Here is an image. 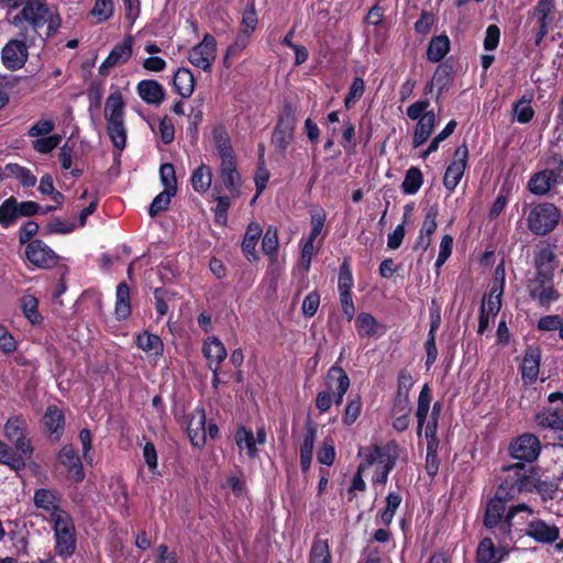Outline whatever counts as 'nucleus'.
I'll return each instance as SVG.
<instances>
[{"label":"nucleus","instance_id":"47","mask_svg":"<svg viewBox=\"0 0 563 563\" xmlns=\"http://www.w3.org/2000/svg\"><path fill=\"white\" fill-rule=\"evenodd\" d=\"M532 97L527 98V96H522L519 100H517L512 110L516 115L517 122L520 124L529 123L534 117V109L531 106Z\"/></svg>","mask_w":563,"mask_h":563},{"label":"nucleus","instance_id":"48","mask_svg":"<svg viewBox=\"0 0 563 563\" xmlns=\"http://www.w3.org/2000/svg\"><path fill=\"white\" fill-rule=\"evenodd\" d=\"M279 247L278 229L276 225H268L262 240V251L271 258H276Z\"/></svg>","mask_w":563,"mask_h":563},{"label":"nucleus","instance_id":"53","mask_svg":"<svg viewBox=\"0 0 563 563\" xmlns=\"http://www.w3.org/2000/svg\"><path fill=\"white\" fill-rule=\"evenodd\" d=\"M26 432V422L22 416L10 417L4 424V435L12 442Z\"/></svg>","mask_w":563,"mask_h":563},{"label":"nucleus","instance_id":"7","mask_svg":"<svg viewBox=\"0 0 563 563\" xmlns=\"http://www.w3.org/2000/svg\"><path fill=\"white\" fill-rule=\"evenodd\" d=\"M541 452V443L538 437L523 433L509 444V454L512 459L527 464L536 461Z\"/></svg>","mask_w":563,"mask_h":563},{"label":"nucleus","instance_id":"60","mask_svg":"<svg viewBox=\"0 0 563 563\" xmlns=\"http://www.w3.org/2000/svg\"><path fill=\"white\" fill-rule=\"evenodd\" d=\"M343 128L341 145L344 151L351 155L355 152L357 145L355 137V125L351 120H346L344 121Z\"/></svg>","mask_w":563,"mask_h":563},{"label":"nucleus","instance_id":"39","mask_svg":"<svg viewBox=\"0 0 563 563\" xmlns=\"http://www.w3.org/2000/svg\"><path fill=\"white\" fill-rule=\"evenodd\" d=\"M19 218L18 200L11 196L0 205V225L4 229L11 228Z\"/></svg>","mask_w":563,"mask_h":563},{"label":"nucleus","instance_id":"17","mask_svg":"<svg viewBox=\"0 0 563 563\" xmlns=\"http://www.w3.org/2000/svg\"><path fill=\"white\" fill-rule=\"evenodd\" d=\"M526 536L538 543L552 544L560 537V529L555 525H549L542 519H536L528 523Z\"/></svg>","mask_w":563,"mask_h":563},{"label":"nucleus","instance_id":"52","mask_svg":"<svg viewBox=\"0 0 563 563\" xmlns=\"http://www.w3.org/2000/svg\"><path fill=\"white\" fill-rule=\"evenodd\" d=\"M306 432L299 448L300 454L313 455L314 441L317 439L318 428L310 417L306 421Z\"/></svg>","mask_w":563,"mask_h":563},{"label":"nucleus","instance_id":"8","mask_svg":"<svg viewBox=\"0 0 563 563\" xmlns=\"http://www.w3.org/2000/svg\"><path fill=\"white\" fill-rule=\"evenodd\" d=\"M37 44H31L29 40L16 34V38L10 40L2 48V62L3 65L11 70L22 68L29 57V48L36 46Z\"/></svg>","mask_w":563,"mask_h":563},{"label":"nucleus","instance_id":"3","mask_svg":"<svg viewBox=\"0 0 563 563\" xmlns=\"http://www.w3.org/2000/svg\"><path fill=\"white\" fill-rule=\"evenodd\" d=\"M528 230L536 236H545L559 225L562 211L552 202L542 201L523 208Z\"/></svg>","mask_w":563,"mask_h":563},{"label":"nucleus","instance_id":"62","mask_svg":"<svg viewBox=\"0 0 563 563\" xmlns=\"http://www.w3.org/2000/svg\"><path fill=\"white\" fill-rule=\"evenodd\" d=\"M321 296L317 289L310 291L302 300L301 311L305 318H312L320 306Z\"/></svg>","mask_w":563,"mask_h":563},{"label":"nucleus","instance_id":"26","mask_svg":"<svg viewBox=\"0 0 563 563\" xmlns=\"http://www.w3.org/2000/svg\"><path fill=\"white\" fill-rule=\"evenodd\" d=\"M134 343L139 349L154 356H161L164 352L161 336L146 330L135 335Z\"/></svg>","mask_w":563,"mask_h":563},{"label":"nucleus","instance_id":"5","mask_svg":"<svg viewBox=\"0 0 563 563\" xmlns=\"http://www.w3.org/2000/svg\"><path fill=\"white\" fill-rule=\"evenodd\" d=\"M296 112V107L291 102L285 101L279 112L277 123L273 130L272 143L275 146V150L283 154L294 141L297 124Z\"/></svg>","mask_w":563,"mask_h":563},{"label":"nucleus","instance_id":"41","mask_svg":"<svg viewBox=\"0 0 563 563\" xmlns=\"http://www.w3.org/2000/svg\"><path fill=\"white\" fill-rule=\"evenodd\" d=\"M355 327L360 336L372 338L376 335L382 325L373 314L360 312L355 320Z\"/></svg>","mask_w":563,"mask_h":563},{"label":"nucleus","instance_id":"56","mask_svg":"<svg viewBox=\"0 0 563 563\" xmlns=\"http://www.w3.org/2000/svg\"><path fill=\"white\" fill-rule=\"evenodd\" d=\"M113 0H95L90 14L97 19L98 23H103L113 15Z\"/></svg>","mask_w":563,"mask_h":563},{"label":"nucleus","instance_id":"18","mask_svg":"<svg viewBox=\"0 0 563 563\" xmlns=\"http://www.w3.org/2000/svg\"><path fill=\"white\" fill-rule=\"evenodd\" d=\"M43 424L46 433L53 440H60L66 426L64 411L56 405H48L43 416Z\"/></svg>","mask_w":563,"mask_h":563},{"label":"nucleus","instance_id":"22","mask_svg":"<svg viewBox=\"0 0 563 563\" xmlns=\"http://www.w3.org/2000/svg\"><path fill=\"white\" fill-rule=\"evenodd\" d=\"M262 234L263 230L260 223L251 222L247 225L241 243V250L243 255L250 263H256L258 261L256 245Z\"/></svg>","mask_w":563,"mask_h":563},{"label":"nucleus","instance_id":"11","mask_svg":"<svg viewBox=\"0 0 563 563\" xmlns=\"http://www.w3.org/2000/svg\"><path fill=\"white\" fill-rule=\"evenodd\" d=\"M467 161L468 147L466 143H463L456 147L453 154V161L446 167L444 173L443 185L450 192H452L461 181L467 166Z\"/></svg>","mask_w":563,"mask_h":563},{"label":"nucleus","instance_id":"24","mask_svg":"<svg viewBox=\"0 0 563 563\" xmlns=\"http://www.w3.org/2000/svg\"><path fill=\"white\" fill-rule=\"evenodd\" d=\"M437 124V115L433 110L423 114L416 124L412 137V146L415 148L423 145L434 131Z\"/></svg>","mask_w":563,"mask_h":563},{"label":"nucleus","instance_id":"64","mask_svg":"<svg viewBox=\"0 0 563 563\" xmlns=\"http://www.w3.org/2000/svg\"><path fill=\"white\" fill-rule=\"evenodd\" d=\"M220 178L224 187L229 190L231 196L238 197L240 195L241 176L238 170L222 172Z\"/></svg>","mask_w":563,"mask_h":563},{"label":"nucleus","instance_id":"34","mask_svg":"<svg viewBox=\"0 0 563 563\" xmlns=\"http://www.w3.org/2000/svg\"><path fill=\"white\" fill-rule=\"evenodd\" d=\"M363 401L361 394H350L342 415V424L352 427L362 415Z\"/></svg>","mask_w":563,"mask_h":563},{"label":"nucleus","instance_id":"15","mask_svg":"<svg viewBox=\"0 0 563 563\" xmlns=\"http://www.w3.org/2000/svg\"><path fill=\"white\" fill-rule=\"evenodd\" d=\"M415 385V379L410 372L402 368L397 377V391L394 397L393 408L395 411L411 412V402L409 393Z\"/></svg>","mask_w":563,"mask_h":563},{"label":"nucleus","instance_id":"44","mask_svg":"<svg viewBox=\"0 0 563 563\" xmlns=\"http://www.w3.org/2000/svg\"><path fill=\"white\" fill-rule=\"evenodd\" d=\"M20 301L24 317L31 324L40 325L43 322V317L38 311L37 298L33 295H24Z\"/></svg>","mask_w":563,"mask_h":563},{"label":"nucleus","instance_id":"10","mask_svg":"<svg viewBox=\"0 0 563 563\" xmlns=\"http://www.w3.org/2000/svg\"><path fill=\"white\" fill-rule=\"evenodd\" d=\"M351 385V380L346 372L335 362L327 372L325 386L332 395V404L336 407L343 404L345 394Z\"/></svg>","mask_w":563,"mask_h":563},{"label":"nucleus","instance_id":"54","mask_svg":"<svg viewBox=\"0 0 563 563\" xmlns=\"http://www.w3.org/2000/svg\"><path fill=\"white\" fill-rule=\"evenodd\" d=\"M317 460L320 464L331 466L335 461L334 441L331 437H325L318 449Z\"/></svg>","mask_w":563,"mask_h":563},{"label":"nucleus","instance_id":"61","mask_svg":"<svg viewBox=\"0 0 563 563\" xmlns=\"http://www.w3.org/2000/svg\"><path fill=\"white\" fill-rule=\"evenodd\" d=\"M60 141L62 136L59 134H52L36 139L32 142V146L37 153L49 154L59 145Z\"/></svg>","mask_w":563,"mask_h":563},{"label":"nucleus","instance_id":"21","mask_svg":"<svg viewBox=\"0 0 563 563\" xmlns=\"http://www.w3.org/2000/svg\"><path fill=\"white\" fill-rule=\"evenodd\" d=\"M206 412L203 408L196 409L187 426V433L192 446L202 448L206 444Z\"/></svg>","mask_w":563,"mask_h":563},{"label":"nucleus","instance_id":"9","mask_svg":"<svg viewBox=\"0 0 563 563\" xmlns=\"http://www.w3.org/2000/svg\"><path fill=\"white\" fill-rule=\"evenodd\" d=\"M25 257L31 264L43 269L55 267L59 261V255L40 239L26 245Z\"/></svg>","mask_w":563,"mask_h":563},{"label":"nucleus","instance_id":"30","mask_svg":"<svg viewBox=\"0 0 563 563\" xmlns=\"http://www.w3.org/2000/svg\"><path fill=\"white\" fill-rule=\"evenodd\" d=\"M173 86L183 98H189L195 89L194 74L188 68H178L173 77Z\"/></svg>","mask_w":563,"mask_h":563},{"label":"nucleus","instance_id":"49","mask_svg":"<svg viewBox=\"0 0 563 563\" xmlns=\"http://www.w3.org/2000/svg\"><path fill=\"white\" fill-rule=\"evenodd\" d=\"M235 442L236 445L242 449L243 444L247 450V455L251 459H254L258 454V450L256 448L255 437L252 430H247L245 427L241 426L238 428L235 432Z\"/></svg>","mask_w":563,"mask_h":563},{"label":"nucleus","instance_id":"63","mask_svg":"<svg viewBox=\"0 0 563 563\" xmlns=\"http://www.w3.org/2000/svg\"><path fill=\"white\" fill-rule=\"evenodd\" d=\"M529 296L537 299L541 307H549L552 302L556 301L560 297L559 291L554 286H548L544 290H529Z\"/></svg>","mask_w":563,"mask_h":563},{"label":"nucleus","instance_id":"59","mask_svg":"<svg viewBox=\"0 0 563 563\" xmlns=\"http://www.w3.org/2000/svg\"><path fill=\"white\" fill-rule=\"evenodd\" d=\"M515 517L516 514H511L510 508L506 509L500 523L496 528V538L499 540V542L506 541L507 539L512 540V528Z\"/></svg>","mask_w":563,"mask_h":563},{"label":"nucleus","instance_id":"57","mask_svg":"<svg viewBox=\"0 0 563 563\" xmlns=\"http://www.w3.org/2000/svg\"><path fill=\"white\" fill-rule=\"evenodd\" d=\"M159 178L164 190L177 194V178L175 167L172 163H164L159 167Z\"/></svg>","mask_w":563,"mask_h":563},{"label":"nucleus","instance_id":"1","mask_svg":"<svg viewBox=\"0 0 563 563\" xmlns=\"http://www.w3.org/2000/svg\"><path fill=\"white\" fill-rule=\"evenodd\" d=\"M10 23L19 29V36L31 44L44 45L45 38L53 36L62 25L59 14L42 0H27L20 11L8 12Z\"/></svg>","mask_w":563,"mask_h":563},{"label":"nucleus","instance_id":"31","mask_svg":"<svg viewBox=\"0 0 563 563\" xmlns=\"http://www.w3.org/2000/svg\"><path fill=\"white\" fill-rule=\"evenodd\" d=\"M202 353L211 365H218L225 360L228 353L224 344L216 336L208 338L202 346Z\"/></svg>","mask_w":563,"mask_h":563},{"label":"nucleus","instance_id":"13","mask_svg":"<svg viewBox=\"0 0 563 563\" xmlns=\"http://www.w3.org/2000/svg\"><path fill=\"white\" fill-rule=\"evenodd\" d=\"M508 501H511V499L496 489L495 495L487 500L485 506L483 526L486 529L494 530L497 528L504 517Z\"/></svg>","mask_w":563,"mask_h":563},{"label":"nucleus","instance_id":"35","mask_svg":"<svg viewBox=\"0 0 563 563\" xmlns=\"http://www.w3.org/2000/svg\"><path fill=\"white\" fill-rule=\"evenodd\" d=\"M537 421L541 427L561 431L563 430V408H544L537 415Z\"/></svg>","mask_w":563,"mask_h":563},{"label":"nucleus","instance_id":"12","mask_svg":"<svg viewBox=\"0 0 563 563\" xmlns=\"http://www.w3.org/2000/svg\"><path fill=\"white\" fill-rule=\"evenodd\" d=\"M57 461L67 471V476L74 483H81L85 477V468L81 459L73 444L68 443L60 448L57 453Z\"/></svg>","mask_w":563,"mask_h":563},{"label":"nucleus","instance_id":"58","mask_svg":"<svg viewBox=\"0 0 563 563\" xmlns=\"http://www.w3.org/2000/svg\"><path fill=\"white\" fill-rule=\"evenodd\" d=\"M438 216H439L438 205H432V206L428 207L427 209H424V217H423V221H422L419 232L423 233V235L432 236V234L435 232V230L438 228V222H437Z\"/></svg>","mask_w":563,"mask_h":563},{"label":"nucleus","instance_id":"27","mask_svg":"<svg viewBox=\"0 0 563 563\" xmlns=\"http://www.w3.org/2000/svg\"><path fill=\"white\" fill-rule=\"evenodd\" d=\"M455 60L453 57H449L444 62L440 63L433 74L432 82L438 87L439 95H441L445 88L453 81L455 74Z\"/></svg>","mask_w":563,"mask_h":563},{"label":"nucleus","instance_id":"14","mask_svg":"<svg viewBox=\"0 0 563 563\" xmlns=\"http://www.w3.org/2000/svg\"><path fill=\"white\" fill-rule=\"evenodd\" d=\"M33 503L37 509L49 514V520L57 515L66 514L67 510L60 507L62 495L56 489L37 488L33 495Z\"/></svg>","mask_w":563,"mask_h":563},{"label":"nucleus","instance_id":"43","mask_svg":"<svg viewBox=\"0 0 563 563\" xmlns=\"http://www.w3.org/2000/svg\"><path fill=\"white\" fill-rule=\"evenodd\" d=\"M212 140L219 155L234 152L227 128L219 123L212 129Z\"/></svg>","mask_w":563,"mask_h":563},{"label":"nucleus","instance_id":"20","mask_svg":"<svg viewBox=\"0 0 563 563\" xmlns=\"http://www.w3.org/2000/svg\"><path fill=\"white\" fill-rule=\"evenodd\" d=\"M139 97L147 104L159 106L166 97L165 88L155 79H143L136 86Z\"/></svg>","mask_w":563,"mask_h":563},{"label":"nucleus","instance_id":"50","mask_svg":"<svg viewBox=\"0 0 563 563\" xmlns=\"http://www.w3.org/2000/svg\"><path fill=\"white\" fill-rule=\"evenodd\" d=\"M510 196L511 186L507 183H504L500 186L498 195L489 209L488 218L490 220L497 219L504 212Z\"/></svg>","mask_w":563,"mask_h":563},{"label":"nucleus","instance_id":"38","mask_svg":"<svg viewBox=\"0 0 563 563\" xmlns=\"http://www.w3.org/2000/svg\"><path fill=\"white\" fill-rule=\"evenodd\" d=\"M190 183L195 191L200 194L207 192L212 183L211 167L202 163L192 172Z\"/></svg>","mask_w":563,"mask_h":563},{"label":"nucleus","instance_id":"33","mask_svg":"<svg viewBox=\"0 0 563 563\" xmlns=\"http://www.w3.org/2000/svg\"><path fill=\"white\" fill-rule=\"evenodd\" d=\"M124 100L120 91L109 95L104 106V118L107 122L124 120Z\"/></svg>","mask_w":563,"mask_h":563},{"label":"nucleus","instance_id":"51","mask_svg":"<svg viewBox=\"0 0 563 563\" xmlns=\"http://www.w3.org/2000/svg\"><path fill=\"white\" fill-rule=\"evenodd\" d=\"M23 456H18L7 443L0 440V463L10 466L14 471H21L25 467L26 463L23 462Z\"/></svg>","mask_w":563,"mask_h":563},{"label":"nucleus","instance_id":"28","mask_svg":"<svg viewBox=\"0 0 563 563\" xmlns=\"http://www.w3.org/2000/svg\"><path fill=\"white\" fill-rule=\"evenodd\" d=\"M504 554H499L498 549L495 547L492 538H483L476 550V563H500Z\"/></svg>","mask_w":563,"mask_h":563},{"label":"nucleus","instance_id":"36","mask_svg":"<svg viewBox=\"0 0 563 563\" xmlns=\"http://www.w3.org/2000/svg\"><path fill=\"white\" fill-rule=\"evenodd\" d=\"M13 177L25 187H34L36 184L35 175L26 167L19 164L9 163L4 167V178Z\"/></svg>","mask_w":563,"mask_h":563},{"label":"nucleus","instance_id":"55","mask_svg":"<svg viewBox=\"0 0 563 563\" xmlns=\"http://www.w3.org/2000/svg\"><path fill=\"white\" fill-rule=\"evenodd\" d=\"M176 194L163 190L161 191L151 202L148 207V214L151 218L157 217L161 212L166 211L169 208L170 200Z\"/></svg>","mask_w":563,"mask_h":563},{"label":"nucleus","instance_id":"45","mask_svg":"<svg viewBox=\"0 0 563 563\" xmlns=\"http://www.w3.org/2000/svg\"><path fill=\"white\" fill-rule=\"evenodd\" d=\"M324 561H332L329 540L320 538V534L317 533L310 549L309 562L319 563Z\"/></svg>","mask_w":563,"mask_h":563},{"label":"nucleus","instance_id":"4","mask_svg":"<svg viewBox=\"0 0 563 563\" xmlns=\"http://www.w3.org/2000/svg\"><path fill=\"white\" fill-rule=\"evenodd\" d=\"M54 533V552L63 560L71 558L77 548L76 527L71 515L59 514L49 520Z\"/></svg>","mask_w":563,"mask_h":563},{"label":"nucleus","instance_id":"29","mask_svg":"<svg viewBox=\"0 0 563 563\" xmlns=\"http://www.w3.org/2000/svg\"><path fill=\"white\" fill-rule=\"evenodd\" d=\"M450 38L445 34L433 36L427 48V59L431 63H440L450 52Z\"/></svg>","mask_w":563,"mask_h":563},{"label":"nucleus","instance_id":"40","mask_svg":"<svg viewBox=\"0 0 563 563\" xmlns=\"http://www.w3.org/2000/svg\"><path fill=\"white\" fill-rule=\"evenodd\" d=\"M133 52V37L128 35L121 43L114 45L110 51L108 57V64L113 63L114 65L126 63Z\"/></svg>","mask_w":563,"mask_h":563},{"label":"nucleus","instance_id":"46","mask_svg":"<svg viewBox=\"0 0 563 563\" xmlns=\"http://www.w3.org/2000/svg\"><path fill=\"white\" fill-rule=\"evenodd\" d=\"M423 184V175L418 167H410L405 175L401 184V190L405 195H415Z\"/></svg>","mask_w":563,"mask_h":563},{"label":"nucleus","instance_id":"25","mask_svg":"<svg viewBox=\"0 0 563 563\" xmlns=\"http://www.w3.org/2000/svg\"><path fill=\"white\" fill-rule=\"evenodd\" d=\"M131 313V289L125 282H122L117 286L114 316L117 320L124 321Z\"/></svg>","mask_w":563,"mask_h":563},{"label":"nucleus","instance_id":"19","mask_svg":"<svg viewBox=\"0 0 563 563\" xmlns=\"http://www.w3.org/2000/svg\"><path fill=\"white\" fill-rule=\"evenodd\" d=\"M534 275L540 277H554L556 255L550 245L541 246L533 257Z\"/></svg>","mask_w":563,"mask_h":563},{"label":"nucleus","instance_id":"16","mask_svg":"<svg viewBox=\"0 0 563 563\" xmlns=\"http://www.w3.org/2000/svg\"><path fill=\"white\" fill-rule=\"evenodd\" d=\"M541 363V349L536 345H529L525 350L522 363L520 366L521 378L526 385H532L537 382Z\"/></svg>","mask_w":563,"mask_h":563},{"label":"nucleus","instance_id":"6","mask_svg":"<svg viewBox=\"0 0 563 563\" xmlns=\"http://www.w3.org/2000/svg\"><path fill=\"white\" fill-rule=\"evenodd\" d=\"M217 57V41L213 35L206 33L202 41L188 52V60L197 68L210 73Z\"/></svg>","mask_w":563,"mask_h":563},{"label":"nucleus","instance_id":"2","mask_svg":"<svg viewBox=\"0 0 563 563\" xmlns=\"http://www.w3.org/2000/svg\"><path fill=\"white\" fill-rule=\"evenodd\" d=\"M504 476L497 489L511 500L518 499L521 494H538L542 500H551L555 497L558 485L552 481L541 478L539 467L517 462L501 467Z\"/></svg>","mask_w":563,"mask_h":563},{"label":"nucleus","instance_id":"32","mask_svg":"<svg viewBox=\"0 0 563 563\" xmlns=\"http://www.w3.org/2000/svg\"><path fill=\"white\" fill-rule=\"evenodd\" d=\"M432 400V393L428 384H424L420 390L418 397V406L416 411L417 417V434L421 435L423 426L428 418V412L430 410V404Z\"/></svg>","mask_w":563,"mask_h":563},{"label":"nucleus","instance_id":"42","mask_svg":"<svg viewBox=\"0 0 563 563\" xmlns=\"http://www.w3.org/2000/svg\"><path fill=\"white\" fill-rule=\"evenodd\" d=\"M353 287H354V277H353V272H352L351 257L346 256L343 258V262L339 268L338 292L339 294L352 292Z\"/></svg>","mask_w":563,"mask_h":563},{"label":"nucleus","instance_id":"37","mask_svg":"<svg viewBox=\"0 0 563 563\" xmlns=\"http://www.w3.org/2000/svg\"><path fill=\"white\" fill-rule=\"evenodd\" d=\"M107 133L120 156L121 152L126 146L128 137L124 120L107 122Z\"/></svg>","mask_w":563,"mask_h":563},{"label":"nucleus","instance_id":"23","mask_svg":"<svg viewBox=\"0 0 563 563\" xmlns=\"http://www.w3.org/2000/svg\"><path fill=\"white\" fill-rule=\"evenodd\" d=\"M556 186L551 168L533 173L528 180V190L536 196H545Z\"/></svg>","mask_w":563,"mask_h":563}]
</instances>
